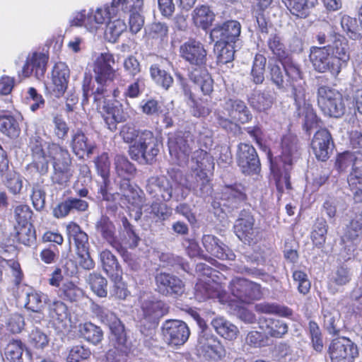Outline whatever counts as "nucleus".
Wrapping results in <instances>:
<instances>
[{"label":"nucleus","instance_id":"obj_29","mask_svg":"<svg viewBox=\"0 0 362 362\" xmlns=\"http://www.w3.org/2000/svg\"><path fill=\"white\" fill-rule=\"evenodd\" d=\"M88 207V204L85 200L70 197L64 202L60 203L54 209L53 214L56 218H64L71 211H85Z\"/></svg>","mask_w":362,"mask_h":362},{"label":"nucleus","instance_id":"obj_34","mask_svg":"<svg viewBox=\"0 0 362 362\" xmlns=\"http://www.w3.org/2000/svg\"><path fill=\"white\" fill-rule=\"evenodd\" d=\"M327 116L334 118H340L346 112L351 113L349 99L341 95L337 99L329 103L322 110Z\"/></svg>","mask_w":362,"mask_h":362},{"label":"nucleus","instance_id":"obj_44","mask_svg":"<svg viewBox=\"0 0 362 362\" xmlns=\"http://www.w3.org/2000/svg\"><path fill=\"white\" fill-rule=\"evenodd\" d=\"M341 95L342 94L334 88L327 86H320L317 92V105L320 109L322 110Z\"/></svg>","mask_w":362,"mask_h":362},{"label":"nucleus","instance_id":"obj_54","mask_svg":"<svg viewBox=\"0 0 362 362\" xmlns=\"http://www.w3.org/2000/svg\"><path fill=\"white\" fill-rule=\"evenodd\" d=\"M267 46L269 49L278 57L279 61L288 57L286 54L285 45L279 34L276 33L270 34L267 40Z\"/></svg>","mask_w":362,"mask_h":362},{"label":"nucleus","instance_id":"obj_39","mask_svg":"<svg viewBox=\"0 0 362 362\" xmlns=\"http://www.w3.org/2000/svg\"><path fill=\"white\" fill-rule=\"evenodd\" d=\"M69 240H73L76 251L80 249H89L88 238L87 234L81 230L80 226L75 223H70L66 227Z\"/></svg>","mask_w":362,"mask_h":362},{"label":"nucleus","instance_id":"obj_19","mask_svg":"<svg viewBox=\"0 0 362 362\" xmlns=\"http://www.w3.org/2000/svg\"><path fill=\"white\" fill-rule=\"evenodd\" d=\"M202 245L207 252L222 260H235V255L213 235H204L202 237Z\"/></svg>","mask_w":362,"mask_h":362},{"label":"nucleus","instance_id":"obj_5","mask_svg":"<svg viewBox=\"0 0 362 362\" xmlns=\"http://www.w3.org/2000/svg\"><path fill=\"white\" fill-rule=\"evenodd\" d=\"M196 346L199 351L214 360H221L226 354L224 346L208 327L199 332Z\"/></svg>","mask_w":362,"mask_h":362},{"label":"nucleus","instance_id":"obj_46","mask_svg":"<svg viewBox=\"0 0 362 362\" xmlns=\"http://www.w3.org/2000/svg\"><path fill=\"white\" fill-rule=\"evenodd\" d=\"M47 303L49 315L53 320L63 322L68 318V308L64 302L54 299L49 300Z\"/></svg>","mask_w":362,"mask_h":362},{"label":"nucleus","instance_id":"obj_28","mask_svg":"<svg viewBox=\"0 0 362 362\" xmlns=\"http://www.w3.org/2000/svg\"><path fill=\"white\" fill-rule=\"evenodd\" d=\"M220 286L214 280L203 281L199 279L194 286V297L199 301H205L209 298H218L220 296Z\"/></svg>","mask_w":362,"mask_h":362},{"label":"nucleus","instance_id":"obj_43","mask_svg":"<svg viewBox=\"0 0 362 362\" xmlns=\"http://www.w3.org/2000/svg\"><path fill=\"white\" fill-rule=\"evenodd\" d=\"M150 74L153 81L165 90H168L173 83V78L171 74L160 69L157 64L151 66Z\"/></svg>","mask_w":362,"mask_h":362},{"label":"nucleus","instance_id":"obj_51","mask_svg":"<svg viewBox=\"0 0 362 362\" xmlns=\"http://www.w3.org/2000/svg\"><path fill=\"white\" fill-rule=\"evenodd\" d=\"M86 137V135L81 130H77L72 136L71 147L75 154L80 158H83L85 154L90 155L93 153L95 146L90 143L78 144V138Z\"/></svg>","mask_w":362,"mask_h":362},{"label":"nucleus","instance_id":"obj_40","mask_svg":"<svg viewBox=\"0 0 362 362\" xmlns=\"http://www.w3.org/2000/svg\"><path fill=\"white\" fill-rule=\"evenodd\" d=\"M194 182L192 189L194 194L199 197H207L211 194L212 187L207 174L204 170L195 172Z\"/></svg>","mask_w":362,"mask_h":362},{"label":"nucleus","instance_id":"obj_25","mask_svg":"<svg viewBox=\"0 0 362 362\" xmlns=\"http://www.w3.org/2000/svg\"><path fill=\"white\" fill-rule=\"evenodd\" d=\"M281 148L280 164L292 166L293 160L300 156L298 139L292 135L284 136L281 141Z\"/></svg>","mask_w":362,"mask_h":362},{"label":"nucleus","instance_id":"obj_41","mask_svg":"<svg viewBox=\"0 0 362 362\" xmlns=\"http://www.w3.org/2000/svg\"><path fill=\"white\" fill-rule=\"evenodd\" d=\"M264 326H261L266 331V334L274 338H281L288 332V325L284 322L274 319H264Z\"/></svg>","mask_w":362,"mask_h":362},{"label":"nucleus","instance_id":"obj_9","mask_svg":"<svg viewBox=\"0 0 362 362\" xmlns=\"http://www.w3.org/2000/svg\"><path fill=\"white\" fill-rule=\"evenodd\" d=\"M329 354L332 362H354L358 356V349L349 338L341 337L332 341Z\"/></svg>","mask_w":362,"mask_h":362},{"label":"nucleus","instance_id":"obj_37","mask_svg":"<svg viewBox=\"0 0 362 362\" xmlns=\"http://www.w3.org/2000/svg\"><path fill=\"white\" fill-rule=\"evenodd\" d=\"M21 116L3 115L0 117V131L11 138L18 136L21 133L19 122Z\"/></svg>","mask_w":362,"mask_h":362},{"label":"nucleus","instance_id":"obj_30","mask_svg":"<svg viewBox=\"0 0 362 362\" xmlns=\"http://www.w3.org/2000/svg\"><path fill=\"white\" fill-rule=\"evenodd\" d=\"M189 77L190 80L197 85L205 95H209L214 90V81L206 68L202 69H192Z\"/></svg>","mask_w":362,"mask_h":362},{"label":"nucleus","instance_id":"obj_57","mask_svg":"<svg viewBox=\"0 0 362 362\" xmlns=\"http://www.w3.org/2000/svg\"><path fill=\"white\" fill-rule=\"evenodd\" d=\"M182 244L185 247L187 255L190 257L199 256L201 258L211 263L212 265L215 266L216 265V264H218L217 261L215 259L203 254V252L201 251V249L198 243L194 239H185Z\"/></svg>","mask_w":362,"mask_h":362},{"label":"nucleus","instance_id":"obj_21","mask_svg":"<svg viewBox=\"0 0 362 362\" xmlns=\"http://www.w3.org/2000/svg\"><path fill=\"white\" fill-rule=\"evenodd\" d=\"M113 56L110 53H102L95 60L94 72L95 79L100 84L111 83L113 78Z\"/></svg>","mask_w":362,"mask_h":362},{"label":"nucleus","instance_id":"obj_38","mask_svg":"<svg viewBox=\"0 0 362 362\" xmlns=\"http://www.w3.org/2000/svg\"><path fill=\"white\" fill-rule=\"evenodd\" d=\"M255 310L259 313L277 315L281 317H289L293 314L291 309L276 303L262 302L257 303L255 305Z\"/></svg>","mask_w":362,"mask_h":362},{"label":"nucleus","instance_id":"obj_8","mask_svg":"<svg viewBox=\"0 0 362 362\" xmlns=\"http://www.w3.org/2000/svg\"><path fill=\"white\" fill-rule=\"evenodd\" d=\"M158 146V141L153 132L144 130L140 133L139 141L130 147L129 151L136 158L141 156L147 163H151L159 152Z\"/></svg>","mask_w":362,"mask_h":362},{"label":"nucleus","instance_id":"obj_35","mask_svg":"<svg viewBox=\"0 0 362 362\" xmlns=\"http://www.w3.org/2000/svg\"><path fill=\"white\" fill-rule=\"evenodd\" d=\"M57 293L60 298L71 303L78 302L84 296L83 289L71 281L64 282Z\"/></svg>","mask_w":362,"mask_h":362},{"label":"nucleus","instance_id":"obj_24","mask_svg":"<svg viewBox=\"0 0 362 362\" xmlns=\"http://www.w3.org/2000/svg\"><path fill=\"white\" fill-rule=\"evenodd\" d=\"M144 317L156 327L160 319L168 313L165 304L161 300H145L141 306Z\"/></svg>","mask_w":362,"mask_h":362},{"label":"nucleus","instance_id":"obj_11","mask_svg":"<svg viewBox=\"0 0 362 362\" xmlns=\"http://www.w3.org/2000/svg\"><path fill=\"white\" fill-rule=\"evenodd\" d=\"M237 163L244 174H257L261 169L257 151L252 145L248 144L241 143L238 145Z\"/></svg>","mask_w":362,"mask_h":362},{"label":"nucleus","instance_id":"obj_15","mask_svg":"<svg viewBox=\"0 0 362 362\" xmlns=\"http://www.w3.org/2000/svg\"><path fill=\"white\" fill-rule=\"evenodd\" d=\"M224 110L228 117L241 124L250 122L253 115L246 103L237 98H229L225 100Z\"/></svg>","mask_w":362,"mask_h":362},{"label":"nucleus","instance_id":"obj_16","mask_svg":"<svg viewBox=\"0 0 362 362\" xmlns=\"http://www.w3.org/2000/svg\"><path fill=\"white\" fill-rule=\"evenodd\" d=\"M113 11V0L110 4H105L94 11L90 10V16L92 18V23L95 27V31L98 29V25H105L104 32L105 37L111 41L113 38V24L111 22L112 11Z\"/></svg>","mask_w":362,"mask_h":362},{"label":"nucleus","instance_id":"obj_45","mask_svg":"<svg viewBox=\"0 0 362 362\" xmlns=\"http://www.w3.org/2000/svg\"><path fill=\"white\" fill-rule=\"evenodd\" d=\"M352 274L349 268L345 265L338 267L332 272L329 278L330 288L347 284L351 279Z\"/></svg>","mask_w":362,"mask_h":362},{"label":"nucleus","instance_id":"obj_62","mask_svg":"<svg viewBox=\"0 0 362 362\" xmlns=\"http://www.w3.org/2000/svg\"><path fill=\"white\" fill-rule=\"evenodd\" d=\"M25 306L34 312H37L43 307L42 294L33 289L25 293Z\"/></svg>","mask_w":362,"mask_h":362},{"label":"nucleus","instance_id":"obj_23","mask_svg":"<svg viewBox=\"0 0 362 362\" xmlns=\"http://www.w3.org/2000/svg\"><path fill=\"white\" fill-rule=\"evenodd\" d=\"M250 106L258 112L269 110L275 100V92L273 88L267 87L262 90L255 91L248 97Z\"/></svg>","mask_w":362,"mask_h":362},{"label":"nucleus","instance_id":"obj_10","mask_svg":"<svg viewBox=\"0 0 362 362\" xmlns=\"http://www.w3.org/2000/svg\"><path fill=\"white\" fill-rule=\"evenodd\" d=\"M230 285L233 296L242 303L248 304L262 296L260 286L246 279L235 278Z\"/></svg>","mask_w":362,"mask_h":362},{"label":"nucleus","instance_id":"obj_14","mask_svg":"<svg viewBox=\"0 0 362 362\" xmlns=\"http://www.w3.org/2000/svg\"><path fill=\"white\" fill-rule=\"evenodd\" d=\"M132 347L124 325L119 319H115V362H127Z\"/></svg>","mask_w":362,"mask_h":362},{"label":"nucleus","instance_id":"obj_33","mask_svg":"<svg viewBox=\"0 0 362 362\" xmlns=\"http://www.w3.org/2000/svg\"><path fill=\"white\" fill-rule=\"evenodd\" d=\"M192 17L196 26L206 30L212 25L215 14L209 6L200 5L192 11Z\"/></svg>","mask_w":362,"mask_h":362},{"label":"nucleus","instance_id":"obj_26","mask_svg":"<svg viewBox=\"0 0 362 362\" xmlns=\"http://www.w3.org/2000/svg\"><path fill=\"white\" fill-rule=\"evenodd\" d=\"M323 326L332 335H338L345 327L339 312L333 308L322 309Z\"/></svg>","mask_w":362,"mask_h":362},{"label":"nucleus","instance_id":"obj_42","mask_svg":"<svg viewBox=\"0 0 362 362\" xmlns=\"http://www.w3.org/2000/svg\"><path fill=\"white\" fill-rule=\"evenodd\" d=\"M123 177L119 183V192L116 194L124 204H126V202L134 204L140 200V197L137 192L131 186L129 177Z\"/></svg>","mask_w":362,"mask_h":362},{"label":"nucleus","instance_id":"obj_7","mask_svg":"<svg viewBox=\"0 0 362 362\" xmlns=\"http://www.w3.org/2000/svg\"><path fill=\"white\" fill-rule=\"evenodd\" d=\"M162 334L166 343L172 347H178L188 340L190 335L187 324L181 320H165L162 327Z\"/></svg>","mask_w":362,"mask_h":362},{"label":"nucleus","instance_id":"obj_48","mask_svg":"<svg viewBox=\"0 0 362 362\" xmlns=\"http://www.w3.org/2000/svg\"><path fill=\"white\" fill-rule=\"evenodd\" d=\"M79 332L86 341L93 344H98L103 338L101 329L91 322L81 325Z\"/></svg>","mask_w":362,"mask_h":362},{"label":"nucleus","instance_id":"obj_64","mask_svg":"<svg viewBox=\"0 0 362 362\" xmlns=\"http://www.w3.org/2000/svg\"><path fill=\"white\" fill-rule=\"evenodd\" d=\"M115 165L117 173L120 177H129L136 170L134 166L122 156H117L115 158Z\"/></svg>","mask_w":362,"mask_h":362},{"label":"nucleus","instance_id":"obj_22","mask_svg":"<svg viewBox=\"0 0 362 362\" xmlns=\"http://www.w3.org/2000/svg\"><path fill=\"white\" fill-rule=\"evenodd\" d=\"M52 93L55 97L59 98L65 93L69 78V69L62 62L57 63L52 69Z\"/></svg>","mask_w":362,"mask_h":362},{"label":"nucleus","instance_id":"obj_61","mask_svg":"<svg viewBox=\"0 0 362 362\" xmlns=\"http://www.w3.org/2000/svg\"><path fill=\"white\" fill-rule=\"evenodd\" d=\"M23 350V345L21 341L13 340L7 345L5 354L7 359L12 362H21Z\"/></svg>","mask_w":362,"mask_h":362},{"label":"nucleus","instance_id":"obj_1","mask_svg":"<svg viewBox=\"0 0 362 362\" xmlns=\"http://www.w3.org/2000/svg\"><path fill=\"white\" fill-rule=\"evenodd\" d=\"M309 58L315 71L321 74L328 72L337 77L350 59L348 42L345 39H338L332 45L311 47Z\"/></svg>","mask_w":362,"mask_h":362},{"label":"nucleus","instance_id":"obj_49","mask_svg":"<svg viewBox=\"0 0 362 362\" xmlns=\"http://www.w3.org/2000/svg\"><path fill=\"white\" fill-rule=\"evenodd\" d=\"M18 241L26 246L34 244L36 240L35 230L32 224L15 226Z\"/></svg>","mask_w":362,"mask_h":362},{"label":"nucleus","instance_id":"obj_2","mask_svg":"<svg viewBox=\"0 0 362 362\" xmlns=\"http://www.w3.org/2000/svg\"><path fill=\"white\" fill-rule=\"evenodd\" d=\"M281 64L286 78V86L290 89L291 96L298 108L305 105L306 83L303 77L300 66L291 57L283 59Z\"/></svg>","mask_w":362,"mask_h":362},{"label":"nucleus","instance_id":"obj_32","mask_svg":"<svg viewBox=\"0 0 362 362\" xmlns=\"http://www.w3.org/2000/svg\"><path fill=\"white\" fill-rule=\"evenodd\" d=\"M289 11L297 17L305 18L317 4V0H282Z\"/></svg>","mask_w":362,"mask_h":362},{"label":"nucleus","instance_id":"obj_47","mask_svg":"<svg viewBox=\"0 0 362 362\" xmlns=\"http://www.w3.org/2000/svg\"><path fill=\"white\" fill-rule=\"evenodd\" d=\"M267 58L261 54L255 57L250 76L252 81L255 84H262L264 81V71Z\"/></svg>","mask_w":362,"mask_h":362},{"label":"nucleus","instance_id":"obj_58","mask_svg":"<svg viewBox=\"0 0 362 362\" xmlns=\"http://www.w3.org/2000/svg\"><path fill=\"white\" fill-rule=\"evenodd\" d=\"M215 50L218 52L217 64L219 65L231 62L234 59L233 44L222 43L221 46H218V43H215Z\"/></svg>","mask_w":362,"mask_h":362},{"label":"nucleus","instance_id":"obj_52","mask_svg":"<svg viewBox=\"0 0 362 362\" xmlns=\"http://www.w3.org/2000/svg\"><path fill=\"white\" fill-rule=\"evenodd\" d=\"M92 17L90 16V12L86 13V10L76 11L72 13L69 18L71 26L85 27L90 32H95V27L92 23Z\"/></svg>","mask_w":362,"mask_h":362},{"label":"nucleus","instance_id":"obj_4","mask_svg":"<svg viewBox=\"0 0 362 362\" xmlns=\"http://www.w3.org/2000/svg\"><path fill=\"white\" fill-rule=\"evenodd\" d=\"M255 220L250 211L243 209L235 221L233 229L238 238L245 244L256 243L259 238V228L255 225Z\"/></svg>","mask_w":362,"mask_h":362},{"label":"nucleus","instance_id":"obj_63","mask_svg":"<svg viewBox=\"0 0 362 362\" xmlns=\"http://www.w3.org/2000/svg\"><path fill=\"white\" fill-rule=\"evenodd\" d=\"M362 230V211L353 218L345 233V236L351 241L357 240Z\"/></svg>","mask_w":362,"mask_h":362},{"label":"nucleus","instance_id":"obj_17","mask_svg":"<svg viewBox=\"0 0 362 362\" xmlns=\"http://www.w3.org/2000/svg\"><path fill=\"white\" fill-rule=\"evenodd\" d=\"M247 199L245 187L240 183L225 185L221 191V200L223 206L231 211L238 209L239 205Z\"/></svg>","mask_w":362,"mask_h":362},{"label":"nucleus","instance_id":"obj_13","mask_svg":"<svg viewBox=\"0 0 362 362\" xmlns=\"http://www.w3.org/2000/svg\"><path fill=\"white\" fill-rule=\"evenodd\" d=\"M155 282L156 291L165 296H180L185 291L183 281L177 276L169 273H157L155 276Z\"/></svg>","mask_w":362,"mask_h":362},{"label":"nucleus","instance_id":"obj_12","mask_svg":"<svg viewBox=\"0 0 362 362\" xmlns=\"http://www.w3.org/2000/svg\"><path fill=\"white\" fill-rule=\"evenodd\" d=\"M241 30L240 23L237 21H228L222 25H216L210 32L211 42L218 43L234 44L240 36Z\"/></svg>","mask_w":362,"mask_h":362},{"label":"nucleus","instance_id":"obj_6","mask_svg":"<svg viewBox=\"0 0 362 362\" xmlns=\"http://www.w3.org/2000/svg\"><path fill=\"white\" fill-rule=\"evenodd\" d=\"M180 54L185 62L194 66L193 69L206 68L207 51L200 41L189 39L185 42L180 47Z\"/></svg>","mask_w":362,"mask_h":362},{"label":"nucleus","instance_id":"obj_20","mask_svg":"<svg viewBox=\"0 0 362 362\" xmlns=\"http://www.w3.org/2000/svg\"><path fill=\"white\" fill-rule=\"evenodd\" d=\"M107 158L106 155H102L97 163V167L103 178V182L100 186L98 193L102 199L107 202L106 208L110 211V214H112V206L109 202L113 199V194L111 193L112 187L109 179L110 163L107 164L105 163V160H107Z\"/></svg>","mask_w":362,"mask_h":362},{"label":"nucleus","instance_id":"obj_18","mask_svg":"<svg viewBox=\"0 0 362 362\" xmlns=\"http://www.w3.org/2000/svg\"><path fill=\"white\" fill-rule=\"evenodd\" d=\"M49 57L42 52H34L28 54L25 64L23 67V74L25 77L34 74L40 79L45 76Z\"/></svg>","mask_w":362,"mask_h":362},{"label":"nucleus","instance_id":"obj_55","mask_svg":"<svg viewBox=\"0 0 362 362\" xmlns=\"http://www.w3.org/2000/svg\"><path fill=\"white\" fill-rule=\"evenodd\" d=\"M87 281L92 291L98 296L104 297L107 295V281L100 274L91 273L87 278Z\"/></svg>","mask_w":362,"mask_h":362},{"label":"nucleus","instance_id":"obj_59","mask_svg":"<svg viewBox=\"0 0 362 362\" xmlns=\"http://www.w3.org/2000/svg\"><path fill=\"white\" fill-rule=\"evenodd\" d=\"M191 154V168L195 172L201 170L205 171L206 168V163H209L211 158L206 151L197 148L194 151H192Z\"/></svg>","mask_w":362,"mask_h":362},{"label":"nucleus","instance_id":"obj_50","mask_svg":"<svg viewBox=\"0 0 362 362\" xmlns=\"http://www.w3.org/2000/svg\"><path fill=\"white\" fill-rule=\"evenodd\" d=\"M33 165L40 174H45L48 171L49 159L47 156V148L42 149L36 146L33 148Z\"/></svg>","mask_w":362,"mask_h":362},{"label":"nucleus","instance_id":"obj_3","mask_svg":"<svg viewBox=\"0 0 362 362\" xmlns=\"http://www.w3.org/2000/svg\"><path fill=\"white\" fill-rule=\"evenodd\" d=\"M195 148L193 136L189 132H179L168 138L170 154L180 166L189 163V155Z\"/></svg>","mask_w":362,"mask_h":362},{"label":"nucleus","instance_id":"obj_56","mask_svg":"<svg viewBox=\"0 0 362 362\" xmlns=\"http://www.w3.org/2000/svg\"><path fill=\"white\" fill-rule=\"evenodd\" d=\"M96 229L110 245H113V223L109 216H103L96 224Z\"/></svg>","mask_w":362,"mask_h":362},{"label":"nucleus","instance_id":"obj_53","mask_svg":"<svg viewBox=\"0 0 362 362\" xmlns=\"http://www.w3.org/2000/svg\"><path fill=\"white\" fill-rule=\"evenodd\" d=\"M91 356L89 348L83 344H77L68 349L67 362H81L88 360Z\"/></svg>","mask_w":362,"mask_h":362},{"label":"nucleus","instance_id":"obj_36","mask_svg":"<svg viewBox=\"0 0 362 362\" xmlns=\"http://www.w3.org/2000/svg\"><path fill=\"white\" fill-rule=\"evenodd\" d=\"M211 324L220 336L228 340L235 339L239 332L235 325L223 317L214 319Z\"/></svg>","mask_w":362,"mask_h":362},{"label":"nucleus","instance_id":"obj_31","mask_svg":"<svg viewBox=\"0 0 362 362\" xmlns=\"http://www.w3.org/2000/svg\"><path fill=\"white\" fill-rule=\"evenodd\" d=\"M47 156L52 162L53 167L69 166L71 157L67 149L60 146L59 144H49L47 147Z\"/></svg>","mask_w":362,"mask_h":362},{"label":"nucleus","instance_id":"obj_60","mask_svg":"<svg viewBox=\"0 0 362 362\" xmlns=\"http://www.w3.org/2000/svg\"><path fill=\"white\" fill-rule=\"evenodd\" d=\"M245 344L252 348H261L269 344V337L263 332L250 331L245 337Z\"/></svg>","mask_w":362,"mask_h":362},{"label":"nucleus","instance_id":"obj_27","mask_svg":"<svg viewBox=\"0 0 362 362\" xmlns=\"http://www.w3.org/2000/svg\"><path fill=\"white\" fill-rule=\"evenodd\" d=\"M291 165L283 164H275L271 162V172L273 179L275 181L277 190L282 193L286 189H291L290 182Z\"/></svg>","mask_w":362,"mask_h":362}]
</instances>
